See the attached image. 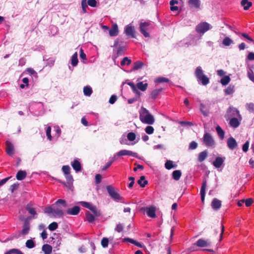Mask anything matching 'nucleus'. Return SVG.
Instances as JSON below:
<instances>
[{"label": "nucleus", "instance_id": "nucleus-21", "mask_svg": "<svg viewBox=\"0 0 254 254\" xmlns=\"http://www.w3.org/2000/svg\"><path fill=\"white\" fill-rule=\"evenodd\" d=\"M123 242H128L131 244H134V245L139 247V248H142L143 247V245H142L141 243H140L139 242H137L131 238H125L123 239Z\"/></svg>", "mask_w": 254, "mask_h": 254}, {"label": "nucleus", "instance_id": "nucleus-40", "mask_svg": "<svg viewBox=\"0 0 254 254\" xmlns=\"http://www.w3.org/2000/svg\"><path fill=\"white\" fill-rule=\"evenodd\" d=\"M144 64L143 62L137 61L136 62H135L133 64V70H138L141 68H142Z\"/></svg>", "mask_w": 254, "mask_h": 254}, {"label": "nucleus", "instance_id": "nucleus-48", "mask_svg": "<svg viewBox=\"0 0 254 254\" xmlns=\"http://www.w3.org/2000/svg\"><path fill=\"white\" fill-rule=\"evenodd\" d=\"M131 63V61L127 57H124L121 61V64L125 65V64L129 65Z\"/></svg>", "mask_w": 254, "mask_h": 254}, {"label": "nucleus", "instance_id": "nucleus-24", "mask_svg": "<svg viewBox=\"0 0 254 254\" xmlns=\"http://www.w3.org/2000/svg\"><path fill=\"white\" fill-rule=\"evenodd\" d=\"M26 209L31 215L34 216L37 214L35 209L31 203H28L26 206Z\"/></svg>", "mask_w": 254, "mask_h": 254}, {"label": "nucleus", "instance_id": "nucleus-31", "mask_svg": "<svg viewBox=\"0 0 254 254\" xmlns=\"http://www.w3.org/2000/svg\"><path fill=\"white\" fill-rule=\"evenodd\" d=\"M148 87V84L143 83V82H139L136 84V87L142 91H145Z\"/></svg>", "mask_w": 254, "mask_h": 254}, {"label": "nucleus", "instance_id": "nucleus-25", "mask_svg": "<svg viewBox=\"0 0 254 254\" xmlns=\"http://www.w3.org/2000/svg\"><path fill=\"white\" fill-rule=\"evenodd\" d=\"M229 124L231 127L236 128L239 126L240 122L237 118L233 117L230 119Z\"/></svg>", "mask_w": 254, "mask_h": 254}, {"label": "nucleus", "instance_id": "nucleus-2", "mask_svg": "<svg viewBox=\"0 0 254 254\" xmlns=\"http://www.w3.org/2000/svg\"><path fill=\"white\" fill-rule=\"evenodd\" d=\"M59 204H62L64 208H66L67 206L66 201L64 199H58L54 204H53L54 216L55 217H61L64 214L62 208L59 206Z\"/></svg>", "mask_w": 254, "mask_h": 254}, {"label": "nucleus", "instance_id": "nucleus-26", "mask_svg": "<svg viewBox=\"0 0 254 254\" xmlns=\"http://www.w3.org/2000/svg\"><path fill=\"white\" fill-rule=\"evenodd\" d=\"M65 178L66 179L67 183H63V184L66 187L70 188L73 181L72 176L70 174H68V175H65Z\"/></svg>", "mask_w": 254, "mask_h": 254}, {"label": "nucleus", "instance_id": "nucleus-19", "mask_svg": "<svg viewBox=\"0 0 254 254\" xmlns=\"http://www.w3.org/2000/svg\"><path fill=\"white\" fill-rule=\"evenodd\" d=\"M119 33V30L118 25L117 24H114L111 28L109 30V35L110 36H116L118 35Z\"/></svg>", "mask_w": 254, "mask_h": 254}, {"label": "nucleus", "instance_id": "nucleus-53", "mask_svg": "<svg viewBox=\"0 0 254 254\" xmlns=\"http://www.w3.org/2000/svg\"><path fill=\"white\" fill-rule=\"evenodd\" d=\"M232 42V40L229 37H226L223 40V44L226 46H230Z\"/></svg>", "mask_w": 254, "mask_h": 254}, {"label": "nucleus", "instance_id": "nucleus-39", "mask_svg": "<svg viewBox=\"0 0 254 254\" xmlns=\"http://www.w3.org/2000/svg\"><path fill=\"white\" fill-rule=\"evenodd\" d=\"M86 220L89 223H92L95 220V216L90 213L89 211H87L85 213Z\"/></svg>", "mask_w": 254, "mask_h": 254}, {"label": "nucleus", "instance_id": "nucleus-52", "mask_svg": "<svg viewBox=\"0 0 254 254\" xmlns=\"http://www.w3.org/2000/svg\"><path fill=\"white\" fill-rule=\"evenodd\" d=\"M246 108L250 113H254V103H247Z\"/></svg>", "mask_w": 254, "mask_h": 254}, {"label": "nucleus", "instance_id": "nucleus-43", "mask_svg": "<svg viewBox=\"0 0 254 254\" xmlns=\"http://www.w3.org/2000/svg\"><path fill=\"white\" fill-rule=\"evenodd\" d=\"M78 63V60L77 59V53L75 52L71 57V64L72 66H75L77 65Z\"/></svg>", "mask_w": 254, "mask_h": 254}, {"label": "nucleus", "instance_id": "nucleus-1", "mask_svg": "<svg viewBox=\"0 0 254 254\" xmlns=\"http://www.w3.org/2000/svg\"><path fill=\"white\" fill-rule=\"evenodd\" d=\"M139 119L142 123L148 125H152L155 122L153 116L143 107H141L139 112Z\"/></svg>", "mask_w": 254, "mask_h": 254}, {"label": "nucleus", "instance_id": "nucleus-61", "mask_svg": "<svg viewBox=\"0 0 254 254\" xmlns=\"http://www.w3.org/2000/svg\"><path fill=\"white\" fill-rule=\"evenodd\" d=\"M169 81V80L168 78L163 77H159L156 80V82L158 83L168 82Z\"/></svg>", "mask_w": 254, "mask_h": 254}, {"label": "nucleus", "instance_id": "nucleus-59", "mask_svg": "<svg viewBox=\"0 0 254 254\" xmlns=\"http://www.w3.org/2000/svg\"><path fill=\"white\" fill-rule=\"evenodd\" d=\"M248 76L249 78L254 82V73L252 69L248 71Z\"/></svg>", "mask_w": 254, "mask_h": 254}, {"label": "nucleus", "instance_id": "nucleus-6", "mask_svg": "<svg viewBox=\"0 0 254 254\" xmlns=\"http://www.w3.org/2000/svg\"><path fill=\"white\" fill-rule=\"evenodd\" d=\"M204 144L208 147H214L215 142L211 134L208 132L204 134L203 137Z\"/></svg>", "mask_w": 254, "mask_h": 254}, {"label": "nucleus", "instance_id": "nucleus-8", "mask_svg": "<svg viewBox=\"0 0 254 254\" xmlns=\"http://www.w3.org/2000/svg\"><path fill=\"white\" fill-rule=\"evenodd\" d=\"M5 152L9 156H12L15 153V148L13 144L9 141L7 140L5 142Z\"/></svg>", "mask_w": 254, "mask_h": 254}, {"label": "nucleus", "instance_id": "nucleus-58", "mask_svg": "<svg viewBox=\"0 0 254 254\" xmlns=\"http://www.w3.org/2000/svg\"><path fill=\"white\" fill-rule=\"evenodd\" d=\"M109 239L107 238H103L101 240V245L103 248H107L108 246Z\"/></svg>", "mask_w": 254, "mask_h": 254}, {"label": "nucleus", "instance_id": "nucleus-50", "mask_svg": "<svg viewBox=\"0 0 254 254\" xmlns=\"http://www.w3.org/2000/svg\"><path fill=\"white\" fill-rule=\"evenodd\" d=\"M79 203L82 205V206L83 207L88 208L89 210H90V209L93 206V205H92L90 202H86V201H80Z\"/></svg>", "mask_w": 254, "mask_h": 254}, {"label": "nucleus", "instance_id": "nucleus-41", "mask_svg": "<svg viewBox=\"0 0 254 254\" xmlns=\"http://www.w3.org/2000/svg\"><path fill=\"white\" fill-rule=\"evenodd\" d=\"M216 130L219 137L221 139H223L225 132L221 127L219 126H218L216 127Z\"/></svg>", "mask_w": 254, "mask_h": 254}, {"label": "nucleus", "instance_id": "nucleus-60", "mask_svg": "<svg viewBox=\"0 0 254 254\" xmlns=\"http://www.w3.org/2000/svg\"><path fill=\"white\" fill-rule=\"evenodd\" d=\"M62 170L64 174L65 175H68L70 174V168L69 166L65 165L63 166L62 168Z\"/></svg>", "mask_w": 254, "mask_h": 254}, {"label": "nucleus", "instance_id": "nucleus-63", "mask_svg": "<svg viewBox=\"0 0 254 254\" xmlns=\"http://www.w3.org/2000/svg\"><path fill=\"white\" fill-rule=\"evenodd\" d=\"M87 0H82L81 6L83 11L85 12L86 11V8L87 7Z\"/></svg>", "mask_w": 254, "mask_h": 254}, {"label": "nucleus", "instance_id": "nucleus-33", "mask_svg": "<svg viewBox=\"0 0 254 254\" xmlns=\"http://www.w3.org/2000/svg\"><path fill=\"white\" fill-rule=\"evenodd\" d=\"M145 179V176H141L137 181V183L142 188H144L148 184V182Z\"/></svg>", "mask_w": 254, "mask_h": 254}, {"label": "nucleus", "instance_id": "nucleus-3", "mask_svg": "<svg viewBox=\"0 0 254 254\" xmlns=\"http://www.w3.org/2000/svg\"><path fill=\"white\" fill-rule=\"evenodd\" d=\"M107 190L109 195L114 200H122L123 198L120 196L118 192L116 189L111 185L107 186L106 187Z\"/></svg>", "mask_w": 254, "mask_h": 254}, {"label": "nucleus", "instance_id": "nucleus-64", "mask_svg": "<svg viewBox=\"0 0 254 254\" xmlns=\"http://www.w3.org/2000/svg\"><path fill=\"white\" fill-rule=\"evenodd\" d=\"M253 202V199L251 198H248L244 201L246 206L247 207L250 206Z\"/></svg>", "mask_w": 254, "mask_h": 254}, {"label": "nucleus", "instance_id": "nucleus-15", "mask_svg": "<svg viewBox=\"0 0 254 254\" xmlns=\"http://www.w3.org/2000/svg\"><path fill=\"white\" fill-rule=\"evenodd\" d=\"M117 155L118 157H120L121 156H124V155H129V156H132L133 157H136L137 153H135V152H133L132 151H129V150H122L117 153Z\"/></svg>", "mask_w": 254, "mask_h": 254}, {"label": "nucleus", "instance_id": "nucleus-4", "mask_svg": "<svg viewBox=\"0 0 254 254\" xmlns=\"http://www.w3.org/2000/svg\"><path fill=\"white\" fill-rule=\"evenodd\" d=\"M151 23L147 22H141L139 24V29L140 32L145 37H149L150 34L147 32L151 28Z\"/></svg>", "mask_w": 254, "mask_h": 254}, {"label": "nucleus", "instance_id": "nucleus-29", "mask_svg": "<svg viewBox=\"0 0 254 254\" xmlns=\"http://www.w3.org/2000/svg\"><path fill=\"white\" fill-rule=\"evenodd\" d=\"M198 81H200L202 85H206L209 82V78L205 75L201 76L197 79Z\"/></svg>", "mask_w": 254, "mask_h": 254}, {"label": "nucleus", "instance_id": "nucleus-16", "mask_svg": "<svg viewBox=\"0 0 254 254\" xmlns=\"http://www.w3.org/2000/svg\"><path fill=\"white\" fill-rule=\"evenodd\" d=\"M207 186V182L206 180L203 181L202 186L200 189L201 200L202 203H204L205 195V190Z\"/></svg>", "mask_w": 254, "mask_h": 254}, {"label": "nucleus", "instance_id": "nucleus-54", "mask_svg": "<svg viewBox=\"0 0 254 254\" xmlns=\"http://www.w3.org/2000/svg\"><path fill=\"white\" fill-rule=\"evenodd\" d=\"M58 227V225L56 222H52L48 226V228L50 231H54L57 229Z\"/></svg>", "mask_w": 254, "mask_h": 254}, {"label": "nucleus", "instance_id": "nucleus-10", "mask_svg": "<svg viewBox=\"0 0 254 254\" xmlns=\"http://www.w3.org/2000/svg\"><path fill=\"white\" fill-rule=\"evenodd\" d=\"M228 116L229 117H238L241 118V115L240 114L239 111L236 108L232 107H230L227 110Z\"/></svg>", "mask_w": 254, "mask_h": 254}, {"label": "nucleus", "instance_id": "nucleus-38", "mask_svg": "<svg viewBox=\"0 0 254 254\" xmlns=\"http://www.w3.org/2000/svg\"><path fill=\"white\" fill-rule=\"evenodd\" d=\"M181 175L182 173L180 170H175L172 174L173 178L176 181H178L180 179Z\"/></svg>", "mask_w": 254, "mask_h": 254}, {"label": "nucleus", "instance_id": "nucleus-35", "mask_svg": "<svg viewBox=\"0 0 254 254\" xmlns=\"http://www.w3.org/2000/svg\"><path fill=\"white\" fill-rule=\"evenodd\" d=\"M29 223L25 222L23 226V229L21 232L22 234L24 235H27L29 232Z\"/></svg>", "mask_w": 254, "mask_h": 254}, {"label": "nucleus", "instance_id": "nucleus-17", "mask_svg": "<svg viewBox=\"0 0 254 254\" xmlns=\"http://www.w3.org/2000/svg\"><path fill=\"white\" fill-rule=\"evenodd\" d=\"M227 145L230 149L233 150L237 146V143L236 140L233 137H231L228 139Z\"/></svg>", "mask_w": 254, "mask_h": 254}, {"label": "nucleus", "instance_id": "nucleus-11", "mask_svg": "<svg viewBox=\"0 0 254 254\" xmlns=\"http://www.w3.org/2000/svg\"><path fill=\"white\" fill-rule=\"evenodd\" d=\"M125 31L127 36L130 37L132 38H135V31L134 27L128 25L126 27Z\"/></svg>", "mask_w": 254, "mask_h": 254}, {"label": "nucleus", "instance_id": "nucleus-13", "mask_svg": "<svg viewBox=\"0 0 254 254\" xmlns=\"http://www.w3.org/2000/svg\"><path fill=\"white\" fill-rule=\"evenodd\" d=\"M80 210V208L79 206H74L72 208H68L66 211V213L68 215H76L79 213Z\"/></svg>", "mask_w": 254, "mask_h": 254}, {"label": "nucleus", "instance_id": "nucleus-57", "mask_svg": "<svg viewBox=\"0 0 254 254\" xmlns=\"http://www.w3.org/2000/svg\"><path fill=\"white\" fill-rule=\"evenodd\" d=\"M145 131L146 133L151 134L154 132V129L153 127L148 126L145 128Z\"/></svg>", "mask_w": 254, "mask_h": 254}, {"label": "nucleus", "instance_id": "nucleus-12", "mask_svg": "<svg viewBox=\"0 0 254 254\" xmlns=\"http://www.w3.org/2000/svg\"><path fill=\"white\" fill-rule=\"evenodd\" d=\"M188 6L190 8L199 9L200 6V0H187Z\"/></svg>", "mask_w": 254, "mask_h": 254}, {"label": "nucleus", "instance_id": "nucleus-46", "mask_svg": "<svg viewBox=\"0 0 254 254\" xmlns=\"http://www.w3.org/2000/svg\"><path fill=\"white\" fill-rule=\"evenodd\" d=\"M22 253L17 249H12L6 252L5 254H22Z\"/></svg>", "mask_w": 254, "mask_h": 254}, {"label": "nucleus", "instance_id": "nucleus-5", "mask_svg": "<svg viewBox=\"0 0 254 254\" xmlns=\"http://www.w3.org/2000/svg\"><path fill=\"white\" fill-rule=\"evenodd\" d=\"M212 228L213 230L211 236L213 238L215 237L217 235L218 233V230L220 229V239L219 240V242H220L223 239V235L225 230L224 225L221 223L220 225H217L216 226H214Z\"/></svg>", "mask_w": 254, "mask_h": 254}, {"label": "nucleus", "instance_id": "nucleus-20", "mask_svg": "<svg viewBox=\"0 0 254 254\" xmlns=\"http://www.w3.org/2000/svg\"><path fill=\"white\" fill-rule=\"evenodd\" d=\"M72 168L76 172H79L81 170V166L80 163L77 160H74V161L71 164Z\"/></svg>", "mask_w": 254, "mask_h": 254}, {"label": "nucleus", "instance_id": "nucleus-51", "mask_svg": "<svg viewBox=\"0 0 254 254\" xmlns=\"http://www.w3.org/2000/svg\"><path fill=\"white\" fill-rule=\"evenodd\" d=\"M53 205L51 206H49L47 207H46L44 209V212L45 213H47L48 214H53V215L54 216V211H53Z\"/></svg>", "mask_w": 254, "mask_h": 254}, {"label": "nucleus", "instance_id": "nucleus-22", "mask_svg": "<svg viewBox=\"0 0 254 254\" xmlns=\"http://www.w3.org/2000/svg\"><path fill=\"white\" fill-rule=\"evenodd\" d=\"M224 160L220 157H217L213 162V165L216 168H220L222 165Z\"/></svg>", "mask_w": 254, "mask_h": 254}, {"label": "nucleus", "instance_id": "nucleus-14", "mask_svg": "<svg viewBox=\"0 0 254 254\" xmlns=\"http://www.w3.org/2000/svg\"><path fill=\"white\" fill-rule=\"evenodd\" d=\"M144 209L146 211V212L148 216L151 218L156 217V209L154 206H151L150 207L144 208Z\"/></svg>", "mask_w": 254, "mask_h": 254}, {"label": "nucleus", "instance_id": "nucleus-34", "mask_svg": "<svg viewBox=\"0 0 254 254\" xmlns=\"http://www.w3.org/2000/svg\"><path fill=\"white\" fill-rule=\"evenodd\" d=\"M234 92V86L233 85H229L226 89L224 90L225 95H231Z\"/></svg>", "mask_w": 254, "mask_h": 254}, {"label": "nucleus", "instance_id": "nucleus-28", "mask_svg": "<svg viewBox=\"0 0 254 254\" xmlns=\"http://www.w3.org/2000/svg\"><path fill=\"white\" fill-rule=\"evenodd\" d=\"M42 249L45 254H51L52 251V247L49 244H44Z\"/></svg>", "mask_w": 254, "mask_h": 254}, {"label": "nucleus", "instance_id": "nucleus-23", "mask_svg": "<svg viewBox=\"0 0 254 254\" xmlns=\"http://www.w3.org/2000/svg\"><path fill=\"white\" fill-rule=\"evenodd\" d=\"M27 175V173L26 171L20 170L18 171V172L16 174V178L17 180L19 181H21L24 179Z\"/></svg>", "mask_w": 254, "mask_h": 254}, {"label": "nucleus", "instance_id": "nucleus-44", "mask_svg": "<svg viewBox=\"0 0 254 254\" xmlns=\"http://www.w3.org/2000/svg\"><path fill=\"white\" fill-rule=\"evenodd\" d=\"M230 80L231 79L230 77L227 75H226L221 78L220 82L223 85H226L229 83Z\"/></svg>", "mask_w": 254, "mask_h": 254}, {"label": "nucleus", "instance_id": "nucleus-45", "mask_svg": "<svg viewBox=\"0 0 254 254\" xmlns=\"http://www.w3.org/2000/svg\"><path fill=\"white\" fill-rule=\"evenodd\" d=\"M90 210L93 213L95 216L99 217L101 215L100 211L94 205L92 207Z\"/></svg>", "mask_w": 254, "mask_h": 254}, {"label": "nucleus", "instance_id": "nucleus-37", "mask_svg": "<svg viewBox=\"0 0 254 254\" xmlns=\"http://www.w3.org/2000/svg\"><path fill=\"white\" fill-rule=\"evenodd\" d=\"M207 156V152L206 151H204L201 152H200L199 154L198 157V161L199 162H201L203 161L206 158Z\"/></svg>", "mask_w": 254, "mask_h": 254}, {"label": "nucleus", "instance_id": "nucleus-18", "mask_svg": "<svg viewBox=\"0 0 254 254\" xmlns=\"http://www.w3.org/2000/svg\"><path fill=\"white\" fill-rule=\"evenodd\" d=\"M211 206L214 210H218L221 206V201L217 198H214L211 203Z\"/></svg>", "mask_w": 254, "mask_h": 254}, {"label": "nucleus", "instance_id": "nucleus-47", "mask_svg": "<svg viewBox=\"0 0 254 254\" xmlns=\"http://www.w3.org/2000/svg\"><path fill=\"white\" fill-rule=\"evenodd\" d=\"M25 245L26 247L29 249L33 248L35 246V244L32 240H28Z\"/></svg>", "mask_w": 254, "mask_h": 254}, {"label": "nucleus", "instance_id": "nucleus-42", "mask_svg": "<svg viewBox=\"0 0 254 254\" xmlns=\"http://www.w3.org/2000/svg\"><path fill=\"white\" fill-rule=\"evenodd\" d=\"M241 4L243 6L244 9L247 10L252 5V2L249 1L248 0H242L241 1Z\"/></svg>", "mask_w": 254, "mask_h": 254}, {"label": "nucleus", "instance_id": "nucleus-55", "mask_svg": "<svg viewBox=\"0 0 254 254\" xmlns=\"http://www.w3.org/2000/svg\"><path fill=\"white\" fill-rule=\"evenodd\" d=\"M127 138L128 140L132 141L135 139L136 135L134 132H129L127 135Z\"/></svg>", "mask_w": 254, "mask_h": 254}, {"label": "nucleus", "instance_id": "nucleus-30", "mask_svg": "<svg viewBox=\"0 0 254 254\" xmlns=\"http://www.w3.org/2000/svg\"><path fill=\"white\" fill-rule=\"evenodd\" d=\"M203 71L202 69V68L201 66H197L195 71V75L197 78H199L201 76L204 75Z\"/></svg>", "mask_w": 254, "mask_h": 254}, {"label": "nucleus", "instance_id": "nucleus-9", "mask_svg": "<svg viewBox=\"0 0 254 254\" xmlns=\"http://www.w3.org/2000/svg\"><path fill=\"white\" fill-rule=\"evenodd\" d=\"M194 245L200 248L209 247L211 246V242L208 239L205 240L203 238L199 239L195 243Z\"/></svg>", "mask_w": 254, "mask_h": 254}, {"label": "nucleus", "instance_id": "nucleus-32", "mask_svg": "<svg viewBox=\"0 0 254 254\" xmlns=\"http://www.w3.org/2000/svg\"><path fill=\"white\" fill-rule=\"evenodd\" d=\"M162 89H154L150 94V98L153 99H156L162 91Z\"/></svg>", "mask_w": 254, "mask_h": 254}, {"label": "nucleus", "instance_id": "nucleus-27", "mask_svg": "<svg viewBox=\"0 0 254 254\" xmlns=\"http://www.w3.org/2000/svg\"><path fill=\"white\" fill-rule=\"evenodd\" d=\"M179 1L177 0H171L170 2V9L171 11H178L179 7L176 5L178 4Z\"/></svg>", "mask_w": 254, "mask_h": 254}, {"label": "nucleus", "instance_id": "nucleus-62", "mask_svg": "<svg viewBox=\"0 0 254 254\" xmlns=\"http://www.w3.org/2000/svg\"><path fill=\"white\" fill-rule=\"evenodd\" d=\"M124 229V225L121 223L118 224L116 228H115V230L117 231L119 233H120L123 231Z\"/></svg>", "mask_w": 254, "mask_h": 254}, {"label": "nucleus", "instance_id": "nucleus-36", "mask_svg": "<svg viewBox=\"0 0 254 254\" xmlns=\"http://www.w3.org/2000/svg\"><path fill=\"white\" fill-rule=\"evenodd\" d=\"M92 88L89 86H86L83 88V93L84 95L90 96L92 93Z\"/></svg>", "mask_w": 254, "mask_h": 254}, {"label": "nucleus", "instance_id": "nucleus-56", "mask_svg": "<svg viewBox=\"0 0 254 254\" xmlns=\"http://www.w3.org/2000/svg\"><path fill=\"white\" fill-rule=\"evenodd\" d=\"M205 108V105L203 103H200V110L201 112V113L204 116H208V112L204 110Z\"/></svg>", "mask_w": 254, "mask_h": 254}, {"label": "nucleus", "instance_id": "nucleus-49", "mask_svg": "<svg viewBox=\"0 0 254 254\" xmlns=\"http://www.w3.org/2000/svg\"><path fill=\"white\" fill-rule=\"evenodd\" d=\"M165 166L167 169L170 170L173 168L175 167L176 166V165L174 166L173 165V162L172 161L168 160L165 163Z\"/></svg>", "mask_w": 254, "mask_h": 254}, {"label": "nucleus", "instance_id": "nucleus-7", "mask_svg": "<svg viewBox=\"0 0 254 254\" xmlns=\"http://www.w3.org/2000/svg\"><path fill=\"white\" fill-rule=\"evenodd\" d=\"M210 29V25L205 22H201L196 26L195 30L199 33L203 34Z\"/></svg>", "mask_w": 254, "mask_h": 254}]
</instances>
